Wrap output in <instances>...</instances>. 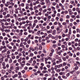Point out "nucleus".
Returning a JSON list of instances; mask_svg holds the SVG:
<instances>
[{
    "label": "nucleus",
    "mask_w": 80,
    "mask_h": 80,
    "mask_svg": "<svg viewBox=\"0 0 80 80\" xmlns=\"http://www.w3.org/2000/svg\"><path fill=\"white\" fill-rule=\"evenodd\" d=\"M72 33L70 32H68V37H70V35H71V34H72Z\"/></svg>",
    "instance_id": "nucleus-30"
},
{
    "label": "nucleus",
    "mask_w": 80,
    "mask_h": 80,
    "mask_svg": "<svg viewBox=\"0 0 80 80\" xmlns=\"http://www.w3.org/2000/svg\"><path fill=\"white\" fill-rule=\"evenodd\" d=\"M4 61L5 62H8V58H5L4 59Z\"/></svg>",
    "instance_id": "nucleus-23"
},
{
    "label": "nucleus",
    "mask_w": 80,
    "mask_h": 80,
    "mask_svg": "<svg viewBox=\"0 0 80 80\" xmlns=\"http://www.w3.org/2000/svg\"><path fill=\"white\" fill-rule=\"evenodd\" d=\"M3 22H6V21L5 19H0V23H3Z\"/></svg>",
    "instance_id": "nucleus-8"
},
{
    "label": "nucleus",
    "mask_w": 80,
    "mask_h": 80,
    "mask_svg": "<svg viewBox=\"0 0 80 80\" xmlns=\"http://www.w3.org/2000/svg\"><path fill=\"white\" fill-rule=\"evenodd\" d=\"M68 12H69V14L70 15H72L73 14V12L72 11V9H68Z\"/></svg>",
    "instance_id": "nucleus-2"
},
{
    "label": "nucleus",
    "mask_w": 80,
    "mask_h": 80,
    "mask_svg": "<svg viewBox=\"0 0 80 80\" xmlns=\"http://www.w3.org/2000/svg\"><path fill=\"white\" fill-rule=\"evenodd\" d=\"M4 11L5 12H7V11L8 10V8H4Z\"/></svg>",
    "instance_id": "nucleus-28"
},
{
    "label": "nucleus",
    "mask_w": 80,
    "mask_h": 80,
    "mask_svg": "<svg viewBox=\"0 0 80 80\" xmlns=\"http://www.w3.org/2000/svg\"><path fill=\"white\" fill-rule=\"evenodd\" d=\"M71 18H75V15H72L71 16Z\"/></svg>",
    "instance_id": "nucleus-57"
},
{
    "label": "nucleus",
    "mask_w": 80,
    "mask_h": 80,
    "mask_svg": "<svg viewBox=\"0 0 80 80\" xmlns=\"http://www.w3.org/2000/svg\"><path fill=\"white\" fill-rule=\"evenodd\" d=\"M6 22L4 23L5 25V26H8V25H9V23H8L7 22Z\"/></svg>",
    "instance_id": "nucleus-21"
},
{
    "label": "nucleus",
    "mask_w": 80,
    "mask_h": 80,
    "mask_svg": "<svg viewBox=\"0 0 80 80\" xmlns=\"http://www.w3.org/2000/svg\"><path fill=\"white\" fill-rule=\"evenodd\" d=\"M51 62L52 63H53V62H55V59L53 58L51 59Z\"/></svg>",
    "instance_id": "nucleus-26"
},
{
    "label": "nucleus",
    "mask_w": 80,
    "mask_h": 80,
    "mask_svg": "<svg viewBox=\"0 0 80 80\" xmlns=\"http://www.w3.org/2000/svg\"><path fill=\"white\" fill-rule=\"evenodd\" d=\"M18 77V74H15L14 75L12 76V78H15L16 77Z\"/></svg>",
    "instance_id": "nucleus-12"
},
{
    "label": "nucleus",
    "mask_w": 80,
    "mask_h": 80,
    "mask_svg": "<svg viewBox=\"0 0 80 80\" xmlns=\"http://www.w3.org/2000/svg\"><path fill=\"white\" fill-rule=\"evenodd\" d=\"M70 18V16L69 15H67L66 16V19H69Z\"/></svg>",
    "instance_id": "nucleus-37"
},
{
    "label": "nucleus",
    "mask_w": 80,
    "mask_h": 80,
    "mask_svg": "<svg viewBox=\"0 0 80 80\" xmlns=\"http://www.w3.org/2000/svg\"><path fill=\"white\" fill-rule=\"evenodd\" d=\"M2 49H7V47L6 46H1L0 48V51H2Z\"/></svg>",
    "instance_id": "nucleus-1"
},
{
    "label": "nucleus",
    "mask_w": 80,
    "mask_h": 80,
    "mask_svg": "<svg viewBox=\"0 0 80 80\" xmlns=\"http://www.w3.org/2000/svg\"><path fill=\"white\" fill-rule=\"evenodd\" d=\"M11 22L12 23L11 24V25H12L13 26L15 25V24H13L14 23H15V19H12L11 20Z\"/></svg>",
    "instance_id": "nucleus-4"
},
{
    "label": "nucleus",
    "mask_w": 80,
    "mask_h": 80,
    "mask_svg": "<svg viewBox=\"0 0 80 80\" xmlns=\"http://www.w3.org/2000/svg\"><path fill=\"white\" fill-rule=\"evenodd\" d=\"M59 5L60 7H61L62 9H63V8H64V6L63 5L62 3H59Z\"/></svg>",
    "instance_id": "nucleus-6"
},
{
    "label": "nucleus",
    "mask_w": 80,
    "mask_h": 80,
    "mask_svg": "<svg viewBox=\"0 0 80 80\" xmlns=\"http://www.w3.org/2000/svg\"><path fill=\"white\" fill-rule=\"evenodd\" d=\"M39 23H43V21L42 20L40 21H39Z\"/></svg>",
    "instance_id": "nucleus-48"
},
{
    "label": "nucleus",
    "mask_w": 80,
    "mask_h": 80,
    "mask_svg": "<svg viewBox=\"0 0 80 80\" xmlns=\"http://www.w3.org/2000/svg\"><path fill=\"white\" fill-rule=\"evenodd\" d=\"M78 66L74 68L75 70H78Z\"/></svg>",
    "instance_id": "nucleus-58"
},
{
    "label": "nucleus",
    "mask_w": 80,
    "mask_h": 80,
    "mask_svg": "<svg viewBox=\"0 0 80 80\" xmlns=\"http://www.w3.org/2000/svg\"><path fill=\"white\" fill-rule=\"evenodd\" d=\"M51 8L52 10H55V7L53 6L51 7Z\"/></svg>",
    "instance_id": "nucleus-40"
},
{
    "label": "nucleus",
    "mask_w": 80,
    "mask_h": 80,
    "mask_svg": "<svg viewBox=\"0 0 80 80\" xmlns=\"http://www.w3.org/2000/svg\"><path fill=\"white\" fill-rule=\"evenodd\" d=\"M6 44H8L9 43V41L8 40H6L5 41Z\"/></svg>",
    "instance_id": "nucleus-50"
},
{
    "label": "nucleus",
    "mask_w": 80,
    "mask_h": 80,
    "mask_svg": "<svg viewBox=\"0 0 80 80\" xmlns=\"http://www.w3.org/2000/svg\"><path fill=\"white\" fill-rule=\"evenodd\" d=\"M7 49H4L2 51V53H6L7 52Z\"/></svg>",
    "instance_id": "nucleus-10"
},
{
    "label": "nucleus",
    "mask_w": 80,
    "mask_h": 80,
    "mask_svg": "<svg viewBox=\"0 0 80 80\" xmlns=\"http://www.w3.org/2000/svg\"><path fill=\"white\" fill-rule=\"evenodd\" d=\"M2 66H5V62H3L2 64Z\"/></svg>",
    "instance_id": "nucleus-63"
},
{
    "label": "nucleus",
    "mask_w": 80,
    "mask_h": 80,
    "mask_svg": "<svg viewBox=\"0 0 80 80\" xmlns=\"http://www.w3.org/2000/svg\"><path fill=\"white\" fill-rule=\"evenodd\" d=\"M2 45H3V46H5V41H3L2 42Z\"/></svg>",
    "instance_id": "nucleus-29"
},
{
    "label": "nucleus",
    "mask_w": 80,
    "mask_h": 80,
    "mask_svg": "<svg viewBox=\"0 0 80 80\" xmlns=\"http://www.w3.org/2000/svg\"><path fill=\"white\" fill-rule=\"evenodd\" d=\"M11 52H15V49H11Z\"/></svg>",
    "instance_id": "nucleus-61"
},
{
    "label": "nucleus",
    "mask_w": 80,
    "mask_h": 80,
    "mask_svg": "<svg viewBox=\"0 0 80 80\" xmlns=\"http://www.w3.org/2000/svg\"><path fill=\"white\" fill-rule=\"evenodd\" d=\"M0 7L2 8H3V4H1L0 5Z\"/></svg>",
    "instance_id": "nucleus-46"
},
{
    "label": "nucleus",
    "mask_w": 80,
    "mask_h": 80,
    "mask_svg": "<svg viewBox=\"0 0 80 80\" xmlns=\"http://www.w3.org/2000/svg\"><path fill=\"white\" fill-rule=\"evenodd\" d=\"M25 57L26 59L27 60H28V59H29V57H28V56H26Z\"/></svg>",
    "instance_id": "nucleus-47"
},
{
    "label": "nucleus",
    "mask_w": 80,
    "mask_h": 80,
    "mask_svg": "<svg viewBox=\"0 0 80 80\" xmlns=\"http://www.w3.org/2000/svg\"><path fill=\"white\" fill-rule=\"evenodd\" d=\"M8 62L9 63H10L12 62V59L11 58L9 60H8Z\"/></svg>",
    "instance_id": "nucleus-20"
},
{
    "label": "nucleus",
    "mask_w": 80,
    "mask_h": 80,
    "mask_svg": "<svg viewBox=\"0 0 80 80\" xmlns=\"http://www.w3.org/2000/svg\"><path fill=\"white\" fill-rule=\"evenodd\" d=\"M47 10L48 11H51V10H52V9H51V8H47Z\"/></svg>",
    "instance_id": "nucleus-42"
},
{
    "label": "nucleus",
    "mask_w": 80,
    "mask_h": 80,
    "mask_svg": "<svg viewBox=\"0 0 80 80\" xmlns=\"http://www.w3.org/2000/svg\"><path fill=\"white\" fill-rule=\"evenodd\" d=\"M74 21V20L72 18H71L70 19V22H73Z\"/></svg>",
    "instance_id": "nucleus-64"
},
{
    "label": "nucleus",
    "mask_w": 80,
    "mask_h": 80,
    "mask_svg": "<svg viewBox=\"0 0 80 80\" xmlns=\"http://www.w3.org/2000/svg\"><path fill=\"white\" fill-rule=\"evenodd\" d=\"M32 19H33V17H32V16H31L29 17V20H32Z\"/></svg>",
    "instance_id": "nucleus-52"
},
{
    "label": "nucleus",
    "mask_w": 80,
    "mask_h": 80,
    "mask_svg": "<svg viewBox=\"0 0 80 80\" xmlns=\"http://www.w3.org/2000/svg\"><path fill=\"white\" fill-rule=\"evenodd\" d=\"M14 12H15V13L16 14H18V9L17 8L15 9V10L14 11Z\"/></svg>",
    "instance_id": "nucleus-11"
},
{
    "label": "nucleus",
    "mask_w": 80,
    "mask_h": 80,
    "mask_svg": "<svg viewBox=\"0 0 80 80\" xmlns=\"http://www.w3.org/2000/svg\"><path fill=\"white\" fill-rule=\"evenodd\" d=\"M0 30L2 31V32H4L5 31V30L4 29V28H0Z\"/></svg>",
    "instance_id": "nucleus-25"
},
{
    "label": "nucleus",
    "mask_w": 80,
    "mask_h": 80,
    "mask_svg": "<svg viewBox=\"0 0 80 80\" xmlns=\"http://www.w3.org/2000/svg\"><path fill=\"white\" fill-rule=\"evenodd\" d=\"M62 64H60L59 65L57 66V67L58 68H60L61 67H62Z\"/></svg>",
    "instance_id": "nucleus-14"
},
{
    "label": "nucleus",
    "mask_w": 80,
    "mask_h": 80,
    "mask_svg": "<svg viewBox=\"0 0 80 80\" xmlns=\"http://www.w3.org/2000/svg\"><path fill=\"white\" fill-rule=\"evenodd\" d=\"M59 74L60 75H63L65 74V72H61L59 73Z\"/></svg>",
    "instance_id": "nucleus-13"
},
{
    "label": "nucleus",
    "mask_w": 80,
    "mask_h": 80,
    "mask_svg": "<svg viewBox=\"0 0 80 80\" xmlns=\"http://www.w3.org/2000/svg\"><path fill=\"white\" fill-rule=\"evenodd\" d=\"M34 23H38V20H35L34 21Z\"/></svg>",
    "instance_id": "nucleus-36"
},
{
    "label": "nucleus",
    "mask_w": 80,
    "mask_h": 80,
    "mask_svg": "<svg viewBox=\"0 0 80 80\" xmlns=\"http://www.w3.org/2000/svg\"><path fill=\"white\" fill-rule=\"evenodd\" d=\"M11 45H12V46H14V45H15V43L13 42H11Z\"/></svg>",
    "instance_id": "nucleus-53"
},
{
    "label": "nucleus",
    "mask_w": 80,
    "mask_h": 80,
    "mask_svg": "<svg viewBox=\"0 0 80 80\" xmlns=\"http://www.w3.org/2000/svg\"><path fill=\"white\" fill-rule=\"evenodd\" d=\"M69 38H66L65 39V40H66V41H67V42L68 41V40H69Z\"/></svg>",
    "instance_id": "nucleus-55"
},
{
    "label": "nucleus",
    "mask_w": 80,
    "mask_h": 80,
    "mask_svg": "<svg viewBox=\"0 0 80 80\" xmlns=\"http://www.w3.org/2000/svg\"><path fill=\"white\" fill-rule=\"evenodd\" d=\"M5 7H8V2H7V4H5Z\"/></svg>",
    "instance_id": "nucleus-35"
},
{
    "label": "nucleus",
    "mask_w": 80,
    "mask_h": 80,
    "mask_svg": "<svg viewBox=\"0 0 80 80\" xmlns=\"http://www.w3.org/2000/svg\"><path fill=\"white\" fill-rule=\"evenodd\" d=\"M10 17V14H7V16H6V18H9Z\"/></svg>",
    "instance_id": "nucleus-31"
},
{
    "label": "nucleus",
    "mask_w": 80,
    "mask_h": 80,
    "mask_svg": "<svg viewBox=\"0 0 80 80\" xmlns=\"http://www.w3.org/2000/svg\"><path fill=\"white\" fill-rule=\"evenodd\" d=\"M29 49L31 50L32 52L35 51V49L33 48V47H31L29 48Z\"/></svg>",
    "instance_id": "nucleus-15"
},
{
    "label": "nucleus",
    "mask_w": 80,
    "mask_h": 80,
    "mask_svg": "<svg viewBox=\"0 0 80 80\" xmlns=\"http://www.w3.org/2000/svg\"><path fill=\"white\" fill-rule=\"evenodd\" d=\"M42 73H48V71H47V70H44L42 71Z\"/></svg>",
    "instance_id": "nucleus-24"
},
{
    "label": "nucleus",
    "mask_w": 80,
    "mask_h": 80,
    "mask_svg": "<svg viewBox=\"0 0 80 80\" xmlns=\"http://www.w3.org/2000/svg\"><path fill=\"white\" fill-rule=\"evenodd\" d=\"M2 36H3V37H5V35H6V33H5V32H2Z\"/></svg>",
    "instance_id": "nucleus-38"
},
{
    "label": "nucleus",
    "mask_w": 80,
    "mask_h": 80,
    "mask_svg": "<svg viewBox=\"0 0 80 80\" xmlns=\"http://www.w3.org/2000/svg\"><path fill=\"white\" fill-rule=\"evenodd\" d=\"M62 25H67V22H64L62 23Z\"/></svg>",
    "instance_id": "nucleus-41"
},
{
    "label": "nucleus",
    "mask_w": 80,
    "mask_h": 80,
    "mask_svg": "<svg viewBox=\"0 0 80 80\" xmlns=\"http://www.w3.org/2000/svg\"><path fill=\"white\" fill-rule=\"evenodd\" d=\"M10 69L11 70H14V67H13V66H11L10 67Z\"/></svg>",
    "instance_id": "nucleus-19"
},
{
    "label": "nucleus",
    "mask_w": 80,
    "mask_h": 80,
    "mask_svg": "<svg viewBox=\"0 0 80 80\" xmlns=\"http://www.w3.org/2000/svg\"><path fill=\"white\" fill-rule=\"evenodd\" d=\"M76 32L77 33H78L80 32V29L78 28L76 29Z\"/></svg>",
    "instance_id": "nucleus-49"
},
{
    "label": "nucleus",
    "mask_w": 80,
    "mask_h": 80,
    "mask_svg": "<svg viewBox=\"0 0 80 80\" xmlns=\"http://www.w3.org/2000/svg\"><path fill=\"white\" fill-rule=\"evenodd\" d=\"M7 22H10L11 21V19L10 18H8L7 19Z\"/></svg>",
    "instance_id": "nucleus-34"
},
{
    "label": "nucleus",
    "mask_w": 80,
    "mask_h": 80,
    "mask_svg": "<svg viewBox=\"0 0 80 80\" xmlns=\"http://www.w3.org/2000/svg\"><path fill=\"white\" fill-rule=\"evenodd\" d=\"M2 58H5L7 57V54H4L2 55Z\"/></svg>",
    "instance_id": "nucleus-5"
},
{
    "label": "nucleus",
    "mask_w": 80,
    "mask_h": 80,
    "mask_svg": "<svg viewBox=\"0 0 80 80\" xmlns=\"http://www.w3.org/2000/svg\"><path fill=\"white\" fill-rule=\"evenodd\" d=\"M68 28H66L65 29V33H68Z\"/></svg>",
    "instance_id": "nucleus-39"
},
{
    "label": "nucleus",
    "mask_w": 80,
    "mask_h": 80,
    "mask_svg": "<svg viewBox=\"0 0 80 80\" xmlns=\"http://www.w3.org/2000/svg\"><path fill=\"white\" fill-rule=\"evenodd\" d=\"M47 10L45 9L43 10V13H45V12H47Z\"/></svg>",
    "instance_id": "nucleus-51"
},
{
    "label": "nucleus",
    "mask_w": 80,
    "mask_h": 80,
    "mask_svg": "<svg viewBox=\"0 0 80 80\" xmlns=\"http://www.w3.org/2000/svg\"><path fill=\"white\" fill-rule=\"evenodd\" d=\"M62 37L64 38L65 37H66V34H62Z\"/></svg>",
    "instance_id": "nucleus-56"
},
{
    "label": "nucleus",
    "mask_w": 80,
    "mask_h": 80,
    "mask_svg": "<svg viewBox=\"0 0 80 80\" xmlns=\"http://www.w3.org/2000/svg\"><path fill=\"white\" fill-rule=\"evenodd\" d=\"M20 64L21 66V67H23V66L25 65V64L22 63V62H20Z\"/></svg>",
    "instance_id": "nucleus-16"
},
{
    "label": "nucleus",
    "mask_w": 80,
    "mask_h": 80,
    "mask_svg": "<svg viewBox=\"0 0 80 80\" xmlns=\"http://www.w3.org/2000/svg\"><path fill=\"white\" fill-rule=\"evenodd\" d=\"M12 8H13V6H9L8 7V8H9V9Z\"/></svg>",
    "instance_id": "nucleus-59"
},
{
    "label": "nucleus",
    "mask_w": 80,
    "mask_h": 80,
    "mask_svg": "<svg viewBox=\"0 0 80 80\" xmlns=\"http://www.w3.org/2000/svg\"><path fill=\"white\" fill-rule=\"evenodd\" d=\"M65 5H66V8H68V7L69 5L68 3H66Z\"/></svg>",
    "instance_id": "nucleus-54"
},
{
    "label": "nucleus",
    "mask_w": 80,
    "mask_h": 80,
    "mask_svg": "<svg viewBox=\"0 0 80 80\" xmlns=\"http://www.w3.org/2000/svg\"><path fill=\"white\" fill-rule=\"evenodd\" d=\"M21 6L22 7H23L25 6V4L24 3H22L21 4L19 5V7H20Z\"/></svg>",
    "instance_id": "nucleus-9"
},
{
    "label": "nucleus",
    "mask_w": 80,
    "mask_h": 80,
    "mask_svg": "<svg viewBox=\"0 0 80 80\" xmlns=\"http://www.w3.org/2000/svg\"><path fill=\"white\" fill-rule=\"evenodd\" d=\"M35 26H36V23H33V25H32V27L31 28H33L34 27H35Z\"/></svg>",
    "instance_id": "nucleus-22"
},
{
    "label": "nucleus",
    "mask_w": 80,
    "mask_h": 80,
    "mask_svg": "<svg viewBox=\"0 0 80 80\" xmlns=\"http://www.w3.org/2000/svg\"><path fill=\"white\" fill-rule=\"evenodd\" d=\"M19 66H18L15 68V69L16 70L18 71L19 70Z\"/></svg>",
    "instance_id": "nucleus-17"
},
{
    "label": "nucleus",
    "mask_w": 80,
    "mask_h": 80,
    "mask_svg": "<svg viewBox=\"0 0 80 80\" xmlns=\"http://www.w3.org/2000/svg\"><path fill=\"white\" fill-rule=\"evenodd\" d=\"M11 27V26H7L5 27V28H6V29H7V28H9V29H10Z\"/></svg>",
    "instance_id": "nucleus-18"
},
{
    "label": "nucleus",
    "mask_w": 80,
    "mask_h": 80,
    "mask_svg": "<svg viewBox=\"0 0 80 80\" xmlns=\"http://www.w3.org/2000/svg\"><path fill=\"white\" fill-rule=\"evenodd\" d=\"M34 55L33 53L31 52L30 53V57H33Z\"/></svg>",
    "instance_id": "nucleus-32"
},
{
    "label": "nucleus",
    "mask_w": 80,
    "mask_h": 80,
    "mask_svg": "<svg viewBox=\"0 0 80 80\" xmlns=\"http://www.w3.org/2000/svg\"><path fill=\"white\" fill-rule=\"evenodd\" d=\"M6 70L7 72H9V73H12V71L11 69H7Z\"/></svg>",
    "instance_id": "nucleus-7"
},
{
    "label": "nucleus",
    "mask_w": 80,
    "mask_h": 80,
    "mask_svg": "<svg viewBox=\"0 0 80 80\" xmlns=\"http://www.w3.org/2000/svg\"><path fill=\"white\" fill-rule=\"evenodd\" d=\"M80 53L79 52H78L76 53V55H77V56H79V55H80Z\"/></svg>",
    "instance_id": "nucleus-45"
},
{
    "label": "nucleus",
    "mask_w": 80,
    "mask_h": 80,
    "mask_svg": "<svg viewBox=\"0 0 80 80\" xmlns=\"http://www.w3.org/2000/svg\"><path fill=\"white\" fill-rule=\"evenodd\" d=\"M2 14L3 15H5L6 14H7V12H3Z\"/></svg>",
    "instance_id": "nucleus-62"
},
{
    "label": "nucleus",
    "mask_w": 80,
    "mask_h": 80,
    "mask_svg": "<svg viewBox=\"0 0 80 80\" xmlns=\"http://www.w3.org/2000/svg\"><path fill=\"white\" fill-rule=\"evenodd\" d=\"M62 78L64 79H67V77H66L64 75H62Z\"/></svg>",
    "instance_id": "nucleus-33"
},
{
    "label": "nucleus",
    "mask_w": 80,
    "mask_h": 80,
    "mask_svg": "<svg viewBox=\"0 0 80 80\" xmlns=\"http://www.w3.org/2000/svg\"><path fill=\"white\" fill-rule=\"evenodd\" d=\"M16 25H19V22L18 21H16Z\"/></svg>",
    "instance_id": "nucleus-44"
},
{
    "label": "nucleus",
    "mask_w": 80,
    "mask_h": 80,
    "mask_svg": "<svg viewBox=\"0 0 80 80\" xmlns=\"http://www.w3.org/2000/svg\"><path fill=\"white\" fill-rule=\"evenodd\" d=\"M47 5H50V1L49 0H45Z\"/></svg>",
    "instance_id": "nucleus-3"
},
{
    "label": "nucleus",
    "mask_w": 80,
    "mask_h": 80,
    "mask_svg": "<svg viewBox=\"0 0 80 80\" xmlns=\"http://www.w3.org/2000/svg\"><path fill=\"white\" fill-rule=\"evenodd\" d=\"M40 62H43V59H41L40 60Z\"/></svg>",
    "instance_id": "nucleus-60"
},
{
    "label": "nucleus",
    "mask_w": 80,
    "mask_h": 80,
    "mask_svg": "<svg viewBox=\"0 0 80 80\" xmlns=\"http://www.w3.org/2000/svg\"><path fill=\"white\" fill-rule=\"evenodd\" d=\"M41 30L42 31H45V28L43 27H42Z\"/></svg>",
    "instance_id": "nucleus-27"
},
{
    "label": "nucleus",
    "mask_w": 80,
    "mask_h": 80,
    "mask_svg": "<svg viewBox=\"0 0 80 80\" xmlns=\"http://www.w3.org/2000/svg\"><path fill=\"white\" fill-rule=\"evenodd\" d=\"M21 42H23V41H24V38H22L21 39Z\"/></svg>",
    "instance_id": "nucleus-43"
}]
</instances>
